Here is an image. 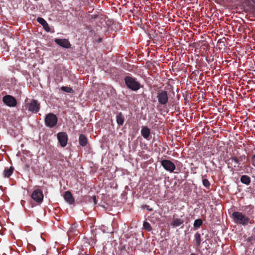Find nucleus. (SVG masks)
<instances>
[{"label":"nucleus","instance_id":"27","mask_svg":"<svg viewBox=\"0 0 255 255\" xmlns=\"http://www.w3.org/2000/svg\"><path fill=\"white\" fill-rule=\"evenodd\" d=\"M26 167L27 170H28V168H29V165L27 164H26Z\"/></svg>","mask_w":255,"mask_h":255},{"label":"nucleus","instance_id":"24","mask_svg":"<svg viewBox=\"0 0 255 255\" xmlns=\"http://www.w3.org/2000/svg\"><path fill=\"white\" fill-rule=\"evenodd\" d=\"M202 183H203V185L205 187H206L207 188H209L210 187V183L209 181L207 179H203Z\"/></svg>","mask_w":255,"mask_h":255},{"label":"nucleus","instance_id":"8","mask_svg":"<svg viewBox=\"0 0 255 255\" xmlns=\"http://www.w3.org/2000/svg\"><path fill=\"white\" fill-rule=\"evenodd\" d=\"M57 138L59 142L62 147H65L67 143L68 136L66 132H60L57 133Z\"/></svg>","mask_w":255,"mask_h":255},{"label":"nucleus","instance_id":"1","mask_svg":"<svg viewBox=\"0 0 255 255\" xmlns=\"http://www.w3.org/2000/svg\"><path fill=\"white\" fill-rule=\"evenodd\" d=\"M232 217L236 223L241 224L243 226L248 225L250 222L249 218L240 212H234L232 214Z\"/></svg>","mask_w":255,"mask_h":255},{"label":"nucleus","instance_id":"11","mask_svg":"<svg viewBox=\"0 0 255 255\" xmlns=\"http://www.w3.org/2000/svg\"><path fill=\"white\" fill-rule=\"evenodd\" d=\"M64 198L70 204H72L74 202V199L70 191H67L65 193Z\"/></svg>","mask_w":255,"mask_h":255},{"label":"nucleus","instance_id":"17","mask_svg":"<svg viewBox=\"0 0 255 255\" xmlns=\"http://www.w3.org/2000/svg\"><path fill=\"white\" fill-rule=\"evenodd\" d=\"M79 144L82 146H85L87 143L86 137L82 134H80L79 136Z\"/></svg>","mask_w":255,"mask_h":255},{"label":"nucleus","instance_id":"23","mask_svg":"<svg viewBox=\"0 0 255 255\" xmlns=\"http://www.w3.org/2000/svg\"><path fill=\"white\" fill-rule=\"evenodd\" d=\"M143 227L144 229L148 231H151L152 230V227L150 224L147 222H144L143 224Z\"/></svg>","mask_w":255,"mask_h":255},{"label":"nucleus","instance_id":"3","mask_svg":"<svg viewBox=\"0 0 255 255\" xmlns=\"http://www.w3.org/2000/svg\"><path fill=\"white\" fill-rule=\"evenodd\" d=\"M57 121V117L52 113L47 115L44 120L45 125L51 128L56 125Z\"/></svg>","mask_w":255,"mask_h":255},{"label":"nucleus","instance_id":"5","mask_svg":"<svg viewBox=\"0 0 255 255\" xmlns=\"http://www.w3.org/2000/svg\"><path fill=\"white\" fill-rule=\"evenodd\" d=\"M157 98L160 104L162 105L166 104L168 101L167 92L165 91H158Z\"/></svg>","mask_w":255,"mask_h":255},{"label":"nucleus","instance_id":"9","mask_svg":"<svg viewBox=\"0 0 255 255\" xmlns=\"http://www.w3.org/2000/svg\"><path fill=\"white\" fill-rule=\"evenodd\" d=\"M31 198L37 203H41L43 199L42 192L39 189L35 190L31 194Z\"/></svg>","mask_w":255,"mask_h":255},{"label":"nucleus","instance_id":"16","mask_svg":"<svg viewBox=\"0 0 255 255\" xmlns=\"http://www.w3.org/2000/svg\"><path fill=\"white\" fill-rule=\"evenodd\" d=\"M194 241L195 242L196 245L198 247H200L201 246V235L199 233L197 232L195 233L194 235Z\"/></svg>","mask_w":255,"mask_h":255},{"label":"nucleus","instance_id":"26","mask_svg":"<svg viewBox=\"0 0 255 255\" xmlns=\"http://www.w3.org/2000/svg\"><path fill=\"white\" fill-rule=\"evenodd\" d=\"M252 163L255 167V154L253 155L252 157Z\"/></svg>","mask_w":255,"mask_h":255},{"label":"nucleus","instance_id":"15","mask_svg":"<svg viewBox=\"0 0 255 255\" xmlns=\"http://www.w3.org/2000/svg\"><path fill=\"white\" fill-rule=\"evenodd\" d=\"M184 223V220L182 219L175 218L173 220V221L171 223V226L173 227H177L180 226Z\"/></svg>","mask_w":255,"mask_h":255},{"label":"nucleus","instance_id":"12","mask_svg":"<svg viewBox=\"0 0 255 255\" xmlns=\"http://www.w3.org/2000/svg\"><path fill=\"white\" fill-rule=\"evenodd\" d=\"M37 21L43 26V28L45 31L47 32L50 31V29L49 27L48 24L44 19L42 17H38L37 18Z\"/></svg>","mask_w":255,"mask_h":255},{"label":"nucleus","instance_id":"29","mask_svg":"<svg viewBox=\"0 0 255 255\" xmlns=\"http://www.w3.org/2000/svg\"><path fill=\"white\" fill-rule=\"evenodd\" d=\"M190 255H196L195 254L192 253Z\"/></svg>","mask_w":255,"mask_h":255},{"label":"nucleus","instance_id":"28","mask_svg":"<svg viewBox=\"0 0 255 255\" xmlns=\"http://www.w3.org/2000/svg\"><path fill=\"white\" fill-rule=\"evenodd\" d=\"M88 255V254H82V255Z\"/></svg>","mask_w":255,"mask_h":255},{"label":"nucleus","instance_id":"21","mask_svg":"<svg viewBox=\"0 0 255 255\" xmlns=\"http://www.w3.org/2000/svg\"><path fill=\"white\" fill-rule=\"evenodd\" d=\"M203 222L201 219H197L194 221L193 226L194 228L197 229L202 225Z\"/></svg>","mask_w":255,"mask_h":255},{"label":"nucleus","instance_id":"19","mask_svg":"<svg viewBox=\"0 0 255 255\" xmlns=\"http://www.w3.org/2000/svg\"><path fill=\"white\" fill-rule=\"evenodd\" d=\"M13 171V168L11 167L9 168L5 169L3 171L4 176L5 177H9Z\"/></svg>","mask_w":255,"mask_h":255},{"label":"nucleus","instance_id":"10","mask_svg":"<svg viewBox=\"0 0 255 255\" xmlns=\"http://www.w3.org/2000/svg\"><path fill=\"white\" fill-rule=\"evenodd\" d=\"M54 41L59 46L65 48H69L71 45L69 41L66 39L56 38L54 39Z\"/></svg>","mask_w":255,"mask_h":255},{"label":"nucleus","instance_id":"22","mask_svg":"<svg viewBox=\"0 0 255 255\" xmlns=\"http://www.w3.org/2000/svg\"><path fill=\"white\" fill-rule=\"evenodd\" d=\"M61 90L68 93H73L74 92L73 90L71 88L66 86L61 87Z\"/></svg>","mask_w":255,"mask_h":255},{"label":"nucleus","instance_id":"7","mask_svg":"<svg viewBox=\"0 0 255 255\" xmlns=\"http://www.w3.org/2000/svg\"><path fill=\"white\" fill-rule=\"evenodd\" d=\"M161 165L166 170L172 172L175 169V164L170 160L164 159L161 161Z\"/></svg>","mask_w":255,"mask_h":255},{"label":"nucleus","instance_id":"18","mask_svg":"<svg viewBox=\"0 0 255 255\" xmlns=\"http://www.w3.org/2000/svg\"><path fill=\"white\" fill-rule=\"evenodd\" d=\"M241 181L243 184L249 185L251 182V179L247 175H243L241 177Z\"/></svg>","mask_w":255,"mask_h":255},{"label":"nucleus","instance_id":"4","mask_svg":"<svg viewBox=\"0 0 255 255\" xmlns=\"http://www.w3.org/2000/svg\"><path fill=\"white\" fill-rule=\"evenodd\" d=\"M26 104L28 105V111L36 113L40 109V104L35 100H32L30 103H28V99L25 100Z\"/></svg>","mask_w":255,"mask_h":255},{"label":"nucleus","instance_id":"6","mask_svg":"<svg viewBox=\"0 0 255 255\" xmlns=\"http://www.w3.org/2000/svg\"><path fill=\"white\" fill-rule=\"evenodd\" d=\"M3 102L8 107H14L17 104L16 100L12 96L8 95L2 98Z\"/></svg>","mask_w":255,"mask_h":255},{"label":"nucleus","instance_id":"20","mask_svg":"<svg viewBox=\"0 0 255 255\" xmlns=\"http://www.w3.org/2000/svg\"><path fill=\"white\" fill-rule=\"evenodd\" d=\"M240 160L238 159L236 157H233L231 158L229 160V164L230 163H234V166L236 167V164L239 165L240 164Z\"/></svg>","mask_w":255,"mask_h":255},{"label":"nucleus","instance_id":"13","mask_svg":"<svg viewBox=\"0 0 255 255\" xmlns=\"http://www.w3.org/2000/svg\"><path fill=\"white\" fill-rule=\"evenodd\" d=\"M150 133V129L146 127L142 128L141 130L142 136L145 139H147Z\"/></svg>","mask_w":255,"mask_h":255},{"label":"nucleus","instance_id":"14","mask_svg":"<svg viewBox=\"0 0 255 255\" xmlns=\"http://www.w3.org/2000/svg\"><path fill=\"white\" fill-rule=\"evenodd\" d=\"M116 121L119 125L122 126L123 125L125 121V118L124 116L121 113H119L116 115Z\"/></svg>","mask_w":255,"mask_h":255},{"label":"nucleus","instance_id":"25","mask_svg":"<svg viewBox=\"0 0 255 255\" xmlns=\"http://www.w3.org/2000/svg\"><path fill=\"white\" fill-rule=\"evenodd\" d=\"M91 200H92V201L93 202L94 204H97V199H96V197L95 196H93L91 197Z\"/></svg>","mask_w":255,"mask_h":255},{"label":"nucleus","instance_id":"2","mask_svg":"<svg viewBox=\"0 0 255 255\" xmlns=\"http://www.w3.org/2000/svg\"><path fill=\"white\" fill-rule=\"evenodd\" d=\"M125 81L128 88L132 91H137L141 87V84L136 79L132 77L126 76L125 78Z\"/></svg>","mask_w":255,"mask_h":255}]
</instances>
